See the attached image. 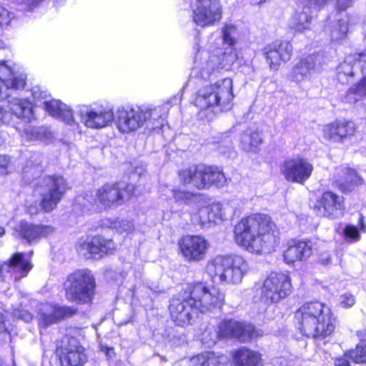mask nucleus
Listing matches in <instances>:
<instances>
[{
    "label": "nucleus",
    "mask_w": 366,
    "mask_h": 366,
    "mask_svg": "<svg viewBox=\"0 0 366 366\" xmlns=\"http://www.w3.org/2000/svg\"><path fill=\"white\" fill-rule=\"evenodd\" d=\"M187 290V297H189L192 300L191 305L202 313L220 307L224 300V294L218 288L214 286L207 287L202 282L188 285Z\"/></svg>",
    "instance_id": "obj_11"
},
{
    "label": "nucleus",
    "mask_w": 366,
    "mask_h": 366,
    "mask_svg": "<svg viewBox=\"0 0 366 366\" xmlns=\"http://www.w3.org/2000/svg\"><path fill=\"white\" fill-rule=\"evenodd\" d=\"M280 172L287 181L304 184L312 174L313 165L307 159L295 157L285 159Z\"/></svg>",
    "instance_id": "obj_13"
},
{
    "label": "nucleus",
    "mask_w": 366,
    "mask_h": 366,
    "mask_svg": "<svg viewBox=\"0 0 366 366\" xmlns=\"http://www.w3.org/2000/svg\"><path fill=\"white\" fill-rule=\"evenodd\" d=\"M227 362V357L213 352L201 353L190 360L191 366H226Z\"/></svg>",
    "instance_id": "obj_36"
},
{
    "label": "nucleus",
    "mask_w": 366,
    "mask_h": 366,
    "mask_svg": "<svg viewBox=\"0 0 366 366\" xmlns=\"http://www.w3.org/2000/svg\"><path fill=\"white\" fill-rule=\"evenodd\" d=\"M5 234V229L4 227H0V237H3V235Z\"/></svg>",
    "instance_id": "obj_63"
},
{
    "label": "nucleus",
    "mask_w": 366,
    "mask_h": 366,
    "mask_svg": "<svg viewBox=\"0 0 366 366\" xmlns=\"http://www.w3.org/2000/svg\"><path fill=\"white\" fill-rule=\"evenodd\" d=\"M196 1V4H210V3H213V1L216 2V3H220L219 2V0H195Z\"/></svg>",
    "instance_id": "obj_60"
},
{
    "label": "nucleus",
    "mask_w": 366,
    "mask_h": 366,
    "mask_svg": "<svg viewBox=\"0 0 366 366\" xmlns=\"http://www.w3.org/2000/svg\"><path fill=\"white\" fill-rule=\"evenodd\" d=\"M232 80L225 78L199 89L194 100L195 106L201 110L219 108L227 111L232 107L234 99Z\"/></svg>",
    "instance_id": "obj_7"
},
{
    "label": "nucleus",
    "mask_w": 366,
    "mask_h": 366,
    "mask_svg": "<svg viewBox=\"0 0 366 366\" xmlns=\"http://www.w3.org/2000/svg\"><path fill=\"white\" fill-rule=\"evenodd\" d=\"M42 157L39 153H34L31 155L26 166L24 168L23 173L25 177L29 181L30 177L34 178L38 177L42 172L41 164Z\"/></svg>",
    "instance_id": "obj_42"
},
{
    "label": "nucleus",
    "mask_w": 366,
    "mask_h": 366,
    "mask_svg": "<svg viewBox=\"0 0 366 366\" xmlns=\"http://www.w3.org/2000/svg\"><path fill=\"white\" fill-rule=\"evenodd\" d=\"M66 180L61 176L45 177L39 179L34 189L36 196L41 197L39 203L28 202L27 211L31 215L40 210L50 212L56 208L67 189Z\"/></svg>",
    "instance_id": "obj_6"
},
{
    "label": "nucleus",
    "mask_w": 366,
    "mask_h": 366,
    "mask_svg": "<svg viewBox=\"0 0 366 366\" xmlns=\"http://www.w3.org/2000/svg\"><path fill=\"white\" fill-rule=\"evenodd\" d=\"M359 220H360V227H361V229L362 230H365V225L364 224L362 215H360Z\"/></svg>",
    "instance_id": "obj_62"
},
{
    "label": "nucleus",
    "mask_w": 366,
    "mask_h": 366,
    "mask_svg": "<svg viewBox=\"0 0 366 366\" xmlns=\"http://www.w3.org/2000/svg\"><path fill=\"white\" fill-rule=\"evenodd\" d=\"M15 232L20 239L32 244L37 243L41 239L52 234L54 232V228L50 225L21 220L16 226Z\"/></svg>",
    "instance_id": "obj_21"
},
{
    "label": "nucleus",
    "mask_w": 366,
    "mask_h": 366,
    "mask_svg": "<svg viewBox=\"0 0 366 366\" xmlns=\"http://www.w3.org/2000/svg\"><path fill=\"white\" fill-rule=\"evenodd\" d=\"M236 27L233 25H227L222 30V39L224 44L232 46L234 44Z\"/></svg>",
    "instance_id": "obj_49"
},
{
    "label": "nucleus",
    "mask_w": 366,
    "mask_h": 366,
    "mask_svg": "<svg viewBox=\"0 0 366 366\" xmlns=\"http://www.w3.org/2000/svg\"><path fill=\"white\" fill-rule=\"evenodd\" d=\"M26 77L24 74L16 75L11 68L6 64V62L0 63V101L9 97V94L7 91L14 89H19L24 88L26 82Z\"/></svg>",
    "instance_id": "obj_26"
},
{
    "label": "nucleus",
    "mask_w": 366,
    "mask_h": 366,
    "mask_svg": "<svg viewBox=\"0 0 366 366\" xmlns=\"http://www.w3.org/2000/svg\"><path fill=\"white\" fill-rule=\"evenodd\" d=\"M78 108L80 122L88 128L101 129L114 122L115 112L109 107L97 104H82Z\"/></svg>",
    "instance_id": "obj_12"
},
{
    "label": "nucleus",
    "mask_w": 366,
    "mask_h": 366,
    "mask_svg": "<svg viewBox=\"0 0 366 366\" xmlns=\"http://www.w3.org/2000/svg\"><path fill=\"white\" fill-rule=\"evenodd\" d=\"M9 157L6 155L0 154V175L7 174L11 172L9 170Z\"/></svg>",
    "instance_id": "obj_55"
},
{
    "label": "nucleus",
    "mask_w": 366,
    "mask_h": 366,
    "mask_svg": "<svg viewBox=\"0 0 366 366\" xmlns=\"http://www.w3.org/2000/svg\"><path fill=\"white\" fill-rule=\"evenodd\" d=\"M334 179V184L343 192L350 190L360 181L355 170L343 166L336 168Z\"/></svg>",
    "instance_id": "obj_31"
},
{
    "label": "nucleus",
    "mask_w": 366,
    "mask_h": 366,
    "mask_svg": "<svg viewBox=\"0 0 366 366\" xmlns=\"http://www.w3.org/2000/svg\"><path fill=\"white\" fill-rule=\"evenodd\" d=\"M32 267L30 260L22 252L14 254L10 259L0 265V282L17 280L26 277Z\"/></svg>",
    "instance_id": "obj_16"
},
{
    "label": "nucleus",
    "mask_w": 366,
    "mask_h": 366,
    "mask_svg": "<svg viewBox=\"0 0 366 366\" xmlns=\"http://www.w3.org/2000/svg\"><path fill=\"white\" fill-rule=\"evenodd\" d=\"M222 6L215 1L207 4H195L193 9V20L200 26L214 25L222 19Z\"/></svg>",
    "instance_id": "obj_24"
},
{
    "label": "nucleus",
    "mask_w": 366,
    "mask_h": 366,
    "mask_svg": "<svg viewBox=\"0 0 366 366\" xmlns=\"http://www.w3.org/2000/svg\"><path fill=\"white\" fill-rule=\"evenodd\" d=\"M225 209L219 203L212 204L199 210V219L202 225L207 223H217L226 218Z\"/></svg>",
    "instance_id": "obj_35"
},
{
    "label": "nucleus",
    "mask_w": 366,
    "mask_h": 366,
    "mask_svg": "<svg viewBox=\"0 0 366 366\" xmlns=\"http://www.w3.org/2000/svg\"><path fill=\"white\" fill-rule=\"evenodd\" d=\"M234 366H262L261 355L246 347H241L232 353Z\"/></svg>",
    "instance_id": "obj_33"
},
{
    "label": "nucleus",
    "mask_w": 366,
    "mask_h": 366,
    "mask_svg": "<svg viewBox=\"0 0 366 366\" xmlns=\"http://www.w3.org/2000/svg\"><path fill=\"white\" fill-rule=\"evenodd\" d=\"M218 60L217 55H210L208 59L199 62L196 57L194 60L195 66L192 70V74L202 79H209L217 69Z\"/></svg>",
    "instance_id": "obj_34"
},
{
    "label": "nucleus",
    "mask_w": 366,
    "mask_h": 366,
    "mask_svg": "<svg viewBox=\"0 0 366 366\" xmlns=\"http://www.w3.org/2000/svg\"><path fill=\"white\" fill-rule=\"evenodd\" d=\"M188 295V291L186 289L183 293L178 295L177 297H174L170 301L169 312L173 321L180 326H184L187 324H190L193 317L192 310L194 309L193 305H191L192 300H190Z\"/></svg>",
    "instance_id": "obj_18"
},
{
    "label": "nucleus",
    "mask_w": 366,
    "mask_h": 366,
    "mask_svg": "<svg viewBox=\"0 0 366 366\" xmlns=\"http://www.w3.org/2000/svg\"><path fill=\"white\" fill-rule=\"evenodd\" d=\"M33 94L35 99H40V98H45L46 97V92H41L39 95H37V91L33 90Z\"/></svg>",
    "instance_id": "obj_61"
},
{
    "label": "nucleus",
    "mask_w": 366,
    "mask_h": 366,
    "mask_svg": "<svg viewBox=\"0 0 366 366\" xmlns=\"http://www.w3.org/2000/svg\"><path fill=\"white\" fill-rule=\"evenodd\" d=\"M173 197L176 201L183 202L186 204H190L195 202L198 197L190 192L183 191L180 189H174Z\"/></svg>",
    "instance_id": "obj_47"
},
{
    "label": "nucleus",
    "mask_w": 366,
    "mask_h": 366,
    "mask_svg": "<svg viewBox=\"0 0 366 366\" xmlns=\"http://www.w3.org/2000/svg\"><path fill=\"white\" fill-rule=\"evenodd\" d=\"M77 310L73 307L58 306L49 303L39 305L38 322L40 327L46 328L64 318L73 316Z\"/></svg>",
    "instance_id": "obj_17"
},
{
    "label": "nucleus",
    "mask_w": 366,
    "mask_h": 366,
    "mask_svg": "<svg viewBox=\"0 0 366 366\" xmlns=\"http://www.w3.org/2000/svg\"><path fill=\"white\" fill-rule=\"evenodd\" d=\"M315 68V56L309 55L300 59L292 67L290 78L292 81L300 83L310 80Z\"/></svg>",
    "instance_id": "obj_29"
},
{
    "label": "nucleus",
    "mask_w": 366,
    "mask_h": 366,
    "mask_svg": "<svg viewBox=\"0 0 366 366\" xmlns=\"http://www.w3.org/2000/svg\"><path fill=\"white\" fill-rule=\"evenodd\" d=\"M312 244L310 241L292 239L287 244L284 252V259L287 263L305 261L312 254Z\"/></svg>",
    "instance_id": "obj_28"
},
{
    "label": "nucleus",
    "mask_w": 366,
    "mask_h": 366,
    "mask_svg": "<svg viewBox=\"0 0 366 366\" xmlns=\"http://www.w3.org/2000/svg\"><path fill=\"white\" fill-rule=\"evenodd\" d=\"M12 314L14 317L26 322H29L33 319V315L29 311L21 308V305L19 307H14Z\"/></svg>",
    "instance_id": "obj_52"
},
{
    "label": "nucleus",
    "mask_w": 366,
    "mask_h": 366,
    "mask_svg": "<svg viewBox=\"0 0 366 366\" xmlns=\"http://www.w3.org/2000/svg\"><path fill=\"white\" fill-rule=\"evenodd\" d=\"M337 143H343L347 138L353 136L356 132L355 124L351 121L337 120Z\"/></svg>",
    "instance_id": "obj_43"
},
{
    "label": "nucleus",
    "mask_w": 366,
    "mask_h": 366,
    "mask_svg": "<svg viewBox=\"0 0 366 366\" xmlns=\"http://www.w3.org/2000/svg\"><path fill=\"white\" fill-rule=\"evenodd\" d=\"M356 302L355 296L348 292L342 294L339 297V304L344 308L352 307Z\"/></svg>",
    "instance_id": "obj_51"
},
{
    "label": "nucleus",
    "mask_w": 366,
    "mask_h": 366,
    "mask_svg": "<svg viewBox=\"0 0 366 366\" xmlns=\"http://www.w3.org/2000/svg\"><path fill=\"white\" fill-rule=\"evenodd\" d=\"M301 333L308 337L323 339L335 328V317L330 308L319 301L308 302L295 312Z\"/></svg>",
    "instance_id": "obj_2"
},
{
    "label": "nucleus",
    "mask_w": 366,
    "mask_h": 366,
    "mask_svg": "<svg viewBox=\"0 0 366 366\" xmlns=\"http://www.w3.org/2000/svg\"><path fill=\"white\" fill-rule=\"evenodd\" d=\"M207 165H192L179 172L180 182L185 186L199 189L208 188L209 176L211 173Z\"/></svg>",
    "instance_id": "obj_23"
},
{
    "label": "nucleus",
    "mask_w": 366,
    "mask_h": 366,
    "mask_svg": "<svg viewBox=\"0 0 366 366\" xmlns=\"http://www.w3.org/2000/svg\"><path fill=\"white\" fill-rule=\"evenodd\" d=\"M212 55H217L219 60L217 62V69H228L237 60L236 52L232 47H229L224 52L222 49L216 51L215 54Z\"/></svg>",
    "instance_id": "obj_44"
},
{
    "label": "nucleus",
    "mask_w": 366,
    "mask_h": 366,
    "mask_svg": "<svg viewBox=\"0 0 366 366\" xmlns=\"http://www.w3.org/2000/svg\"><path fill=\"white\" fill-rule=\"evenodd\" d=\"M350 16L347 14H337L334 20L328 23L327 32L332 41L342 42L347 37L349 26H350Z\"/></svg>",
    "instance_id": "obj_30"
},
{
    "label": "nucleus",
    "mask_w": 366,
    "mask_h": 366,
    "mask_svg": "<svg viewBox=\"0 0 366 366\" xmlns=\"http://www.w3.org/2000/svg\"><path fill=\"white\" fill-rule=\"evenodd\" d=\"M179 247L187 261L199 262L206 258L210 243L200 235H185L179 240Z\"/></svg>",
    "instance_id": "obj_15"
},
{
    "label": "nucleus",
    "mask_w": 366,
    "mask_h": 366,
    "mask_svg": "<svg viewBox=\"0 0 366 366\" xmlns=\"http://www.w3.org/2000/svg\"><path fill=\"white\" fill-rule=\"evenodd\" d=\"M275 224L266 214H255L235 226L236 242L252 253H270L278 244Z\"/></svg>",
    "instance_id": "obj_1"
},
{
    "label": "nucleus",
    "mask_w": 366,
    "mask_h": 366,
    "mask_svg": "<svg viewBox=\"0 0 366 366\" xmlns=\"http://www.w3.org/2000/svg\"><path fill=\"white\" fill-rule=\"evenodd\" d=\"M0 366H6L3 362H0Z\"/></svg>",
    "instance_id": "obj_64"
},
{
    "label": "nucleus",
    "mask_w": 366,
    "mask_h": 366,
    "mask_svg": "<svg viewBox=\"0 0 366 366\" xmlns=\"http://www.w3.org/2000/svg\"><path fill=\"white\" fill-rule=\"evenodd\" d=\"M319 216L338 218L342 215L343 198L333 192H325L316 205Z\"/></svg>",
    "instance_id": "obj_25"
},
{
    "label": "nucleus",
    "mask_w": 366,
    "mask_h": 366,
    "mask_svg": "<svg viewBox=\"0 0 366 366\" xmlns=\"http://www.w3.org/2000/svg\"><path fill=\"white\" fill-rule=\"evenodd\" d=\"M350 360L351 359L349 356V352H347L343 356L335 358V366H351Z\"/></svg>",
    "instance_id": "obj_56"
},
{
    "label": "nucleus",
    "mask_w": 366,
    "mask_h": 366,
    "mask_svg": "<svg viewBox=\"0 0 366 366\" xmlns=\"http://www.w3.org/2000/svg\"><path fill=\"white\" fill-rule=\"evenodd\" d=\"M115 249L114 242L112 239H106L102 236L87 237L79 239L78 242V252L86 257L92 255L102 257L112 252Z\"/></svg>",
    "instance_id": "obj_20"
},
{
    "label": "nucleus",
    "mask_w": 366,
    "mask_h": 366,
    "mask_svg": "<svg viewBox=\"0 0 366 366\" xmlns=\"http://www.w3.org/2000/svg\"><path fill=\"white\" fill-rule=\"evenodd\" d=\"M134 185L126 182H117L115 184H106L103 185L96 193V197L88 194L86 197H76V204L82 206L84 210H90L94 204L104 208L117 207L128 201L134 194Z\"/></svg>",
    "instance_id": "obj_5"
},
{
    "label": "nucleus",
    "mask_w": 366,
    "mask_h": 366,
    "mask_svg": "<svg viewBox=\"0 0 366 366\" xmlns=\"http://www.w3.org/2000/svg\"><path fill=\"white\" fill-rule=\"evenodd\" d=\"M43 1L44 0H24V4L26 6L28 10H32Z\"/></svg>",
    "instance_id": "obj_58"
},
{
    "label": "nucleus",
    "mask_w": 366,
    "mask_h": 366,
    "mask_svg": "<svg viewBox=\"0 0 366 366\" xmlns=\"http://www.w3.org/2000/svg\"><path fill=\"white\" fill-rule=\"evenodd\" d=\"M342 225H340L337 230L340 229ZM341 229L342 231L340 232L343 235L346 241L352 242L359 240L360 235L357 227L351 224H347L341 228Z\"/></svg>",
    "instance_id": "obj_48"
},
{
    "label": "nucleus",
    "mask_w": 366,
    "mask_h": 366,
    "mask_svg": "<svg viewBox=\"0 0 366 366\" xmlns=\"http://www.w3.org/2000/svg\"><path fill=\"white\" fill-rule=\"evenodd\" d=\"M312 19L311 12L302 8V11H297L295 16L290 20L289 26L295 32L302 33L310 29Z\"/></svg>",
    "instance_id": "obj_39"
},
{
    "label": "nucleus",
    "mask_w": 366,
    "mask_h": 366,
    "mask_svg": "<svg viewBox=\"0 0 366 366\" xmlns=\"http://www.w3.org/2000/svg\"><path fill=\"white\" fill-rule=\"evenodd\" d=\"M14 18V14L0 5V26H8Z\"/></svg>",
    "instance_id": "obj_53"
},
{
    "label": "nucleus",
    "mask_w": 366,
    "mask_h": 366,
    "mask_svg": "<svg viewBox=\"0 0 366 366\" xmlns=\"http://www.w3.org/2000/svg\"><path fill=\"white\" fill-rule=\"evenodd\" d=\"M357 335L360 341L355 350L349 351V356L355 363H366V330L358 331Z\"/></svg>",
    "instance_id": "obj_41"
},
{
    "label": "nucleus",
    "mask_w": 366,
    "mask_h": 366,
    "mask_svg": "<svg viewBox=\"0 0 366 366\" xmlns=\"http://www.w3.org/2000/svg\"><path fill=\"white\" fill-rule=\"evenodd\" d=\"M45 110L51 116L61 119L69 125L75 124L70 107L59 100L52 99L44 102Z\"/></svg>",
    "instance_id": "obj_32"
},
{
    "label": "nucleus",
    "mask_w": 366,
    "mask_h": 366,
    "mask_svg": "<svg viewBox=\"0 0 366 366\" xmlns=\"http://www.w3.org/2000/svg\"><path fill=\"white\" fill-rule=\"evenodd\" d=\"M5 328V317L1 311H0V331H3Z\"/></svg>",
    "instance_id": "obj_59"
},
{
    "label": "nucleus",
    "mask_w": 366,
    "mask_h": 366,
    "mask_svg": "<svg viewBox=\"0 0 366 366\" xmlns=\"http://www.w3.org/2000/svg\"><path fill=\"white\" fill-rule=\"evenodd\" d=\"M211 173L209 177L208 188L212 184L217 187H222L227 184V178L222 170L217 167L207 166Z\"/></svg>",
    "instance_id": "obj_45"
},
{
    "label": "nucleus",
    "mask_w": 366,
    "mask_h": 366,
    "mask_svg": "<svg viewBox=\"0 0 366 366\" xmlns=\"http://www.w3.org/2000/svg\"><path fill=\"white\" fill-rule=\"evenodd\" d=\"M352 0H337L336 9L338 14L341 11H344L352 6Z\"/></svg>",
    "instance_id": "obj_57"
},
{
    "label": "nucleus",
    "mask_w": 366,
    "mask_h": 366,
    "mask_svg": "<svg viewBox=\"0 0 366 366\" xmlns=\"http://www.w3.org/2000/svg\"><path fill=\"white\" fill-rule=\"evenodd\" d=\"M262 142L259 133L252 129H245L240 137V147L245 152H255Z\"/></svg>",
    "instance_id": "obj_38"
},
{
    "label": "nucleus",
    "mask_w": 366,
    "mask_h": 366,
    "mask_svg": "<svg viewBox=\"0 0 366 366\" xmlns=\"http://www.w3.org/2000/svg\"><path fill=\"white\" fill-rule=\"evenodd\" d=\"M160 110L157 107L125 106L115 111L114 123L122 133H129L146 127L159 128L163 125Z\"/></svg>",
    "instance_id": "obj_3"
},
{
    "label": "nucleus",
    "mask_w": 366,
    "mask_h": 366,
    "mask_svg": "<svg viewBox=\"0 0 366 366\" xmlns=\"http://www.w3.org/2000/svg\"><path fill=\"white\" fill-rule=\"evenodd\" d=\"M21 137L26 142L39 140L47 143L54 138L52 132L49 129L31 126H26L24 129Z\"/></svg>",
    "instance_id": "obj_37"
},
{
    "label": "nucleus",
    "mask_w": 366,
    "mask_h": 366,
    "mask_svg": "<svg viewBox=\"0 0 366 366\" xmlns=\"http://www.w3.org/2000/svg\"><path fill=\"white\" fill-rule=\"evenodd\" d=\"M337 121L325 124L322 127V138L326 140L329 141L330 142L337 143V139L336 137L337 134Z\"/></svg>",
    "instance_id": "obj_46"
},
{
    "label": "nucleus",
    "mask_w": 366,
    "mask_h": 366,
    "mask_svg": "<svg viewBox=\"0 0 366 366\" xmlns=\"http://www.w3.org/2000/svg\"><path fill=\"white\" fill-rule=\"evenodd\" d=\"M366 66V50L348 55L337 68V79L344 84L347 77L355 75L357 69H363Z\"/></svg>",
    "instance_id": "obj_27"
},
{
    "label": "nucleus",
    "mask_w": 366,
    "mask_h": 366,
    "mask_svg": "<svg viewBox=\"0 0 366 366\" xmlns=\"http://www.w3.org/2000/svg\"><path fill=\"white\" fill-rule=\"evenodd\" d=\"M114 228L119 233L129 232L134 228V224L129 220H121L114 223Z\"/></svg>",
    "instance_id": "obj_54"
},
{
    "label": "nucleus",
    "mask_w": 366,
    "mask_h": 366,
    "mask_svg": "<svg viewBox=\"0 0 366 366\" xmlns=\"http://www.w3.org/2000/svg\"><path fill=\"white\" fill-rule=\"evenodd\" d=\"M56 352L62 366H79L86 360L84 349L75 337H64L57 343Z\"/></svg>",
    "instance_id": "obj_14"
},
{
    "label": "nucleus",
    "mask_w": 366,
    "mask_h": 366,
    "mask_svg": "<svg viewBox=\"0 0 366 366\" xmlns=\"http://www.w3.org/2000/svg\"><path fill=\"white\" fill-rule=\"evenodd\" d=\"M327 0H300L302 8L312 13V11H317L325 4Z\"/></svg>",
    "instance_id": "obj_50"
},
{
    "label": "nucleus",
    "mask_w": 366,
    "mask_h": 366,
    "mask_svg": "<svg viewBox=\"0 0 366 366\" xmlns=\"http://www.w3.org/2000/svg\"><path fill=\"white\" fill-rule=\"evenodd\" d=\"M64 287L67 300L76 303H87L92 301L95 282L89 272L78 270L68 276Z\"/></svg>",
    "instance_id": "obj_9"
},
{
    "label": "nucleus",
    "mask_w": 366,
    "mask_h": 366,
    "mask_svg": "<svg viewBox=\"0 0 366 366\" xmlns=\"http://www.w3.org/2000/svg\"><path fill=\"white\" fill-rule=\"evenodd\" d=\"M10 112L0 107V125L9 124L13 115L17 118L31 121L34 117L31 103L25 99L11 98L8 101Z\"/></svg>",
    "instance_id": "obj_22"
},
{
    "label": "nucleus",
    "mask_w": 366,
    "mask_h": 366,
    "mask_svg": "<svg viewBox=\"0 0 366 366\" xmlns=\"http://www.w3.org/2000/svg\"><path fill=\"white\" fill-rule=\"evenodd\" d=\"M254 300L264 305L277 303L291 292V283L287 275L283 273H271L262 282L254 287Z\"/></svg>",
    "instance_id": "obj_8"
},
{
    "label": "nucleus",
    "mask_w": 366,
    "mask_h": 366,
    "mask_svg": "<svg viewBox=\"0 0 366 366\" xmlns=\"http://www.w3.org/2000/svg\"><path fill=\"white\" fill-rule=\"evenodd\" d=\"M365 98H366V75L349 89L344 100L347 103L355 104Z\"/></svg>",
    "instance_id": "obj_40"
},
{
    "label": "nucleus",
    "mask_w": 366,
    "mask_h": 366,
    "mask_svg": "<svg viewBox=\"0 0 366 366\" xmlns=\"http://www.w3.org/2000/svg\"><path fill=\"white\" fill-rule=\"evenodd\" d=\"M254 335V327L252 325L239 322L236 320H224L219 324L218 331H212V328L203 333V340L208 347L214 345L219 337H232L241 342L249 341Z\"/></svg>",
    "instance_id": "obj_10"
},
{
    "label": "nucleus",
    "mask_w": 366,
    "mask_h": 366,
    "mask_svg": "<svg viewBox=\"0 0 366 366\" xmlns=\"http://www.w3.org/2000/svg\"><path fill=\"white\" fill-rule=\"evenodd\" d=\"M248 270L247 261L239 255H217L206 266V272L212 281L222 284L240 283Z\"/></svg>",
    "instance_id": "obj_4"
},
{
    "label": "nucleus",
    "mask_w": 366,
    "mask_h": 366,
    "mask_svg": "<svg viewBox=\"0 0 366 366\" xmlns=\"http://www.w3.org/2000/svg\"><path fill=\"white\" fill-rule=\"evenodd\" d=\"M292 51V45L289 41H276L264 48L263 54L270 68L277 69L282 63L291 59Z\"/></svg>",
    "instance_id": "obj_19"
}]
</instances>
